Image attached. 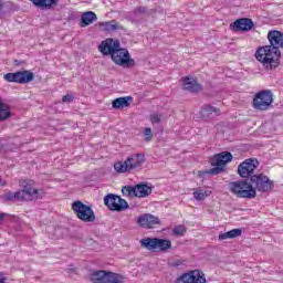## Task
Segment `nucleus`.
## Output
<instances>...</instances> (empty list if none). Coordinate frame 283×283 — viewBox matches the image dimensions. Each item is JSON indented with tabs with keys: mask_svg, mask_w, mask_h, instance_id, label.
<instances>
[{
	"mask_svg": "<svg viewBox=\"0 0 283 283\" xmlns=\"http://www.w3.org/2000/svg\"><path fill=\"white\" fill-rule=\"evenodd\" d=\"M268 40L270 45L259 48L255 59L266 72H273V70L280 67V59L282 56L280 48H283V33L277 30L269 31Z\"/></svg>",
	"mask_w": 283,
	"mask_h": 283,
	"instance_id": "1",
	"label": "nucleus"
},
{
	"mask_svg": "<svg viewBox=\"0 0 283 283\" xmlns=\"http://www.w3.org/2000/svg\"><path fill=\"white\" fill-rule=\"evenodd\" d=\"M98 50L104 56H111L115 65H119V67L129 69L136 66V61L132 59L127 49L120 48V41L118 40L108 38L101 42Z\"/></svg>",
	"mask_w": 283,
	"mask_h": 283,
	"instance_id": "2",
	"label": "nucleus"
},
{
	"mask_svg": "<svg viewBox=\"0 0 283 283\" xmlns=\"http://www.w3.org/2000/svg\"><path fill=\"white\" fill-rule=\"evenodd\" d=\"M233 160V155L230 151H222L216 154L210 158L211 169L206 171H199V176H205L209 174L210 176H218L219 174H223L227 165Z\"/></svg>",
	"mask_w": 283,
	"mask_h": 283,
	"instance_id": "3",
	"label": "nucleus"
},
{
	"mask_svg": "<svg viewBox=\"0 0 283 283\" xmlns=\"http://www.w3.org/2000/svg\"><path fill=\"white\" fill-rule=\"evenodd\" d=\"M145 164V154L137 153L129 155L124 161L114 164V169L117 174H130L136 169H140Z\"/></svg>",
	"mask_w": 283,
	"mask_h": 283,
	"instance_id": "4",
	"label": "nucleus"
},
{
	"mask_svg": "<svg viewBox=\"0 0 283 283\" xmlns=\"http://www.w3.org/2000/svg\"><path fill=\"white\" fill-rule=\"evenodd\" d=\"M139 244L142 249L150 251V253H167L171 249V240L160 238H144L140 239Z\"/></svg>",
	"mask_w": 283,
	"mask_h": 283,
	"instance_id": "5",
	"label": "nucleus"
},
{
	"mask_svg": "<svg viewBox=\"0 0 283 283\" xmlns=\"http://www.w3.org/2000/svg\"><path fill=\"white\" fill-rule=\"evenodd\" d=\"M229 190L233 196H237V198H255L258 196V192L255 191V188L251 185V182H248L247 180H239V181H232L229 184Z\"/></svg>",
	"mask_w": 283,
	"mask_h": 283,
	"instance_id": "6",
	"label": "nucleus"
},
{
	"mask_svg": "<svg viewBox=\"0 0 283 283\" xmlns=\"http://www.w3.org/2000/svg\"><path fill=\"white\" fill-rule=\"evenodd\" d=\"M90 280L93 283H125L124 275L105 270H93Z\"/></svg>",
	"mask_w": 283,
	"mask_h": 283,
	"instance_id": "7",
	"label": "nucleus"
},
{
	"mask_svg": "<svg viewBox=\"0 0 283 283\" xmlns=\"http://www.w3.org/2000/svg\"><path fill=\"white\" fill-rule=\"evenodd\" d=\"M273 105V92L270 90L261 91L254 95L252 101L253 109L258 112H266Z\"/></svg>",
	"mask_w": 283,
	"mask_h": 283,
	"instance_id": "8",
	"label": "nucleus"
},
{
	"mask_svg": "<svg viewBox=\"0 0 283 283\" xmlns=\"http://www.w3.org/2000/svg\"><path fill=\"white\" fill-rule=\"evenodd\" d=\"M104 205L109 209V211L120 212L129 209V202L114 193H108L104 197Z\"/></svg>",
	"mask_w": 283,
	"mask_h": 283,
	"instance_id": "9",
	"label": "nucleus"
},
{
	"mask_svg": "<svg viewBox=\"0 0 283 283\" xmlns=\"http://www.w3.org/2000/svg\"><path fill=\"white\" fill-rule=\"evenodd\" d=\"M251 186L253 187L254 191H271L273 189V181L269 179L264 174L253 175L250 177Z\"/></svg>",
	"mask_w": 283,
	"mask_h": 283,
	"instance_id": "10",
	"label": "nucleus"
},
{
	"mask_svg": "<svg viewBox=\"0 0 283 283\" xmlns=\"http://www.w3.org/2000/svg\"><path fill=\"white\" fill-rule=\"evenodd\" d=\"M4 81L8 83H20L21 85L25 83H32L34 81V73L32 71H19L15 73H7L3 76Z\"/></svg>",
	"mask_w": 283,
	"mask_h": 283,
	"instance_id": "11",
	"label": "nucleus"
},
{
	"mask_svg": "<svg viewBox=\"0 0 283 283\" xmlns=\"http://www.w3.org/2000/svg\"><path fill=\"white\" fill-rule=\"evenodd\" d=\"M175 283H207V277L205 276V272L191 270L177 277Z\"/></svg>",
	"mask_w": 283,
	"mask_h": 283,
	"instance_id": "12",
	"label": "nucleus"
},
{
	"mask_svg": "<svg viewBox=\"0 0 283 283\" xmlns=\"http://www.w3.org/2000/svg\"><path fill=\"white\" fill-rule=\"evenodd\" d=\"M260 167V161L255 158L245 159L238 166V174L241 178L253 176V171Z\"/></svg>",
	"mask_w": 283,
	"mask_h": 283,
	"instance_id": "13",
	"label": "nucleus"
},
{
	"mask_svg": "<svg viewBox=\"0 0 283 283\" xmlns=\"http://www.w3.org/2000/svg\"><path fill=\"white\" fill-rule=\"evenodd\" d=\"M19 196L21 202L23 200L32 202L34 200H41L45 196V192L41 189L32 188L31 190L19 191Z\"/></svg>",
	"mask_w": 283,
	"mask_h": 283,
	"instance_id": "14",
	"label": "nucleus"
},
{
	"mask_svg": "<svg viewBox=\"0 0 283 283\" xmlns=\"http://www.w3.org/2000/svg\"><path fill=\"white\" fill-rule=\"evenodd\" d=\"M137 224L143 229H154L156 224H160V219L154 214H142L137 219Z\"/></svg>",
	"mask_w": 283,
	"mask_h": 283,
	"instance_id": "15",
	"label": "nucleus"
},
{
	"mask_svg": "<svg viewBox=\"0 0 283 283\" xmlns=\"http://www.w3.org/2000/svg\"><path fill=\"white\" fill-rule=\"evenodd\" d=\"M253 20L249 18H241L231 24L232 29L238 32H249V30H253Z\"/></svg>",
	"mask_w": 283,
	"mask_h": 283,
	"instance_id": "16",
	"label": "nucleus"
},
{
	"mask_svg": "<svg viewBox=\"0 0 283 283\" xmlns=\"http://www.w3.org/2000/svg\"><path fill=\"white\" fill-rule=\"evenodd\" d=\"M97 28H99L102 32H116V30H125V27L120 25V23H118L116 20L98 22Z\"/></svg>",
	"mask_w": 283,
	"mask_h": 283,
	"instance_id": "17",
	"label": "nucleus"
},
{
	"mask_svg": "<svg viewBox=\"0 0 283 283\" xmlns=\"http://www.w3.org/2000/svg\"><path fill=\"white\" fill-rule=\"evenodd\" d=\"M184 90H187V92H191L192 94H198V92H202V85H200L193 77H185Z\"/></svg>",
	"mask_w": 283,
	"mask_h": 283,
	"instance_id": "18",
	"label": "nucleus"
},
{
	"mask_svg": "<svg viewBox=\"0 0 283 283\" xmlns=\"http://www.w3.org/2000/svg\"><path fill=\"white\" fill-rule=\"evenodd\" d=\"M32 1L35 8H40V10H52V8H56L59 6V0H30Z\"/></svg>",
	"mask_w": 283,
	"mask_h": 283,
	"instance_id": "19",
	"label": "nucleus"
},
{
	"mask_svg": "<svg viewBox=\"0 0 283 283\" xmlns=\"http://www.w3.org/2000/svg\"><path fill=\"white\" fill-rule=\"evenodd\" d=\"M132 101H134L132 96L118 97L112 102V107L113 109H125L132 105Z\"/></svg>",
	"mask_w": 283,
	"mask_h": 283,
	"instance_id": "20",
	"label": "nucleus"
},
{
	"mask_svg": "<svg viewBox=\"0 0 283 283\" xmlns=\"http://www.w3.org/2000/svg\"><path fill=\"white\" fill-rule=\"evenodd\" d=\"M98 17L94 11H86L82 13L81 17V28H87V25H92L94 21H97Z\"/></svg>",
	"mask_w": 283,
	"mask_h": 283,
	"instance_id": "21",
	"label": "nucleus"
},
{
	"mask_svg": "<svg viewBox=\"0 0 283 283\" xmlns=\"http://www.w3.org/2000/svg\"><path fill=\"white\" fill-rule=\"evenodd\" d=\"M72 209L74 213H94V210L92 209V206L85 205L82 201H74L72 203Z\"/></svg>",
	"mask_w": 283,
	"mask_h": 283,
	"instance_id": "22",
	"label": "nucleus"
},
{
	"mask_svg": "<svg viewBox=\"0 0 283 283\" xmlns=\"http://www.w3.org/2000/svg\"><path fill=\"white\" fill-rule=\"evenodd\" d=\"M8 118H12V109L10 105L6 104L3 98L0 97V123L8 120Z\"/></svg>",
	"mask_w": 283,
	"mask_h": 283,
	"instance_id": "23",
	"label": "nucleus"
},
{
	"mask_svg": "<svg viewBox=\"0 0 283 283\" xmlns=\"http://www.w3.org/2000/svg\"><path fill=\"white\" fill-rule=\"evenodd\" d=\"M136 198H147L151 196V187L147 184H138L135 186Z\"/></svg>",
	"mask_w": 283,
	"mask_h": 283,
	"instance_id": "24",
	"label": "nucleus"
},
{
	"mask_svg": "<svg viewBox=\"0 0 283 283\" xmlns=\"http://www.w3.org/2000/svg\"><path fill=\"white\" fill-rule=\"evenodd\" d=\"M220 116V108H216L209 104L203 105L200 111L201 118H209L211 115Z\"/></svg>",
	"mask_w": 283,
	"mask_h": 283,
	"instance_id": "25",
	"label": "nucleus"
},
{
	"mask_svg": "<svg viewBox=\"0 0 283 283\" xmlns=\"http://www.w3.org/2000/svg\"><path fill=\"white\" fill-rule=\"evenodd\" d=\"M242 235V229H232L228 232L219 234V240H233V238H240Z\"/></svg>",
	"mask_w": 283,
	"mask_h": 283,
	"instance_id": "26",
	"label": "nucleus"
},
{
	"mask_svg": "<svg viewBox=\"0 0 283 283\" xmlns=\"http://www.w3.org/2000/svg\"><path fill=\"white\" fill-rule=\"evenodd\" d=\"M122 193L124 198L134 199L136 198V186H123L122 187Z\"/></svg>",
	"mask_w": 283,
	"mask_h": 283,
	"instance_id": "27",
	"label": "nucleus"
},
{
	"mask_svg": "<svg viewBox=\"0 0 283 283\" xmlns=\"http://www.w3.org/2000/svg\"><path fill=\"white\" fill-rule=\"evenodd\" d=\"M209 196H211V191H209V190L198 189V190L193 191V198H195V200H198V201H202L206 198H209Z\"/></svg>",
	"mask_w": 283,
	"mask_h": 283,
	"instance_id": "28",
	"label": "nucleus"
},
{
	"mask_svg": "<svg viewBox=\"0 0 283 283\" xmlns=\"http://www.w3.org/2000/svg\"><path fill=\"white\" fill-rule=\"evenodd\" d=\"M76 217L82 222H94L96 220V214L94 213H77Z\"/></svg>",
	"mask_w": 283,
	"mask_h": 283,
	"instance_id": "29",
	"label": "nucleus"
},
{
	"mask_svg": "<svg viewBox=\"0 0 283 283\" xmlns=\"http://www.w3.org/2000/svg\"><path fill=\"white\" fill-rule=\"evenodd\" d=\"M3 198L7 202H10L12 200H18L19 202H21V195H19V191H17V192H7L3 196Z\"/></svg>",
	"mask_w": 283,
	"mask_h": 283,
	"instance_id": "30",
	"label": "nucleus"
},
{
	"mask_svg": "<svg viewBox=\"0 0 283 283\" xmlns=\"http://www.w3.org/2000/svg\"><path fill=\"white\" fill-rule=\"evenodd\" d=\"M149 120L151 125H160L163 123V114L153 113L149 115Z\"/></svg>",
	"mask_w": 283,
	"mask_h": 283,
	"instance_id": "31",
	"label": "nucleus"
},
{
	"mask_svg": "<svg viewBox=\"0 0 283 283\" xmlns=\"http://www.w3.org/2000/svg\"><path fill=\"white\" fill-rule=\"evenodd\" d=\"M21 190L20 191H30L34 189V181L32 180H22L20 181Z\"/></svg>",
	"mask_w": 283,
	"mask_h": 283,
	"instance_id": "32",
	"label": "nucleus"
},
{
	"mask_svg": "<svg viewBox=\"0 0 283 283\" xmlns=\"http://www.w3.org/2000/svg\"><path fill=\"white\" fill-rule=\"evenodd\" d=\"M172 233H174V235H179L180 238H182L187 233V228L182 224L176 226L172 229Z\"/></svg>",
	"mask_w": 283,
	"mask_h": 283,
	"instance_id": "33",
	"label": "nucleus"
},
{
	"mask_svg": "<svg viewBox=\"0 0 283 283\" xmlns=\"http://www.w3.org/2000/svg\"><path fill=\"white\" fill-rule=\"evenodd\" d=\"M147 12V7H137L134 9V17H140V14H145Z\"/></svg>",
	"mask_w": 283,
	"mask_h": 283,
	"instance_id": "34",
	"label": "nucleus"
},
{
	"mask_svg": "<svg viewBox=\"0 0 283 283\" xmlns=\"http://www.w3.org/2000/svg\"><path fill=\"white\" fill-rule=\"evenodd\" d=\"M144 136H145V140H146L147 143H149V140H151V139L154 138V135L151 134V128L146 127V128L144 129Z\"/></svg>",
	"mask_w": 283,
	"mask_h": 283,
	"instance_id": "35",
	"label": "nucleus"
},
{
	"mask_svg": "<svg viewBox=\"0 0 283 283\" xmlns=\"http://www.w3.org/2000/svg\"><path fill=\"white\" fill-rule=\"evenodd\" d=\"M8 2H3V0H0V15L8 13Z\"/></svg>",
	"mask_w": 283,
	"mask_h": 283,
	"instance_id": "36",
	"label": "nucleus"
},
{
	"mask_svg": "<svg viewBox=\"0 0 283 283\" xmlns=\"http://www.w3.org/2000/svg\"><path fill=\"white\" fill-rule=\"evenodd\" d=\"M72 101H74V96L72 95H64L62 97V103H72Z\"/></svg>",
	"mask_w": 283,
	"mask_h": 283,
	"instance_id": "37",
	"label": "nucleus"
},
{
	"mask_svg": "<svg viewBox=\"0 0 283 283\" xmlns=\"http://www.w3.org/2000/svg\"><path fill=\"white\" fill-rule=\"evenodd\" d=\"M6 185H7L6 180L0 178V187H6Z\"/></svg>",
	"mask_w": 283,
	"mask_h": 283,
	"instance_id": "38",
	"label": "nucleus"
},
{
	"mask_svg": "<svg viewBox=\"0 0 283 283\" xmlns=\"http://www.w3.org/2000/svg\"><path fill=\"white\" fill-rule=\"evenodd\" d=\"M4 216L3 214H0V222H2Z\"/></svg>",
	"mask_w": 283,
	"mask_h": 283,
	"instance_id": "39",
	"label": "nucleus"
},
{
	"mask_svg": "<svg viewBox=\"0 0 283 283\" xmlns=\"http://www.w3.org/2000/svg\"><path fill=\"white\" fill-rule=\"evenodd\" d=\"M0 283H6V279H0Z\"/></svg>",
	"mask_w": 283,
	"mask_h": 283,
	"instance_id": "40",
	"label": "nucleus"
}]
</instances>
